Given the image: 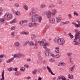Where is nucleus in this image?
<instances>
[{
  "label": "nucleus",
  "instance_id": "nucleus-58",
  "mask_svg": "<svg viewBox=\"0 0 80 80\" xmlns=\"http://www.w3.org/2000/svg\"><path fill=\"white\" fill-rule=\"evenodd\" d=\"M3 61V59L0 58V63H2Z\"/></svg>",
  "mask_w": 80,
  "mask_h": 80
},
{
  "label": "nucleus",
  "instance_id": "nucleus-56",
  "mask_svg": "<svg viewBox=\"0 0 80 80\" xmlns=\"http://www.w3.org/2000/svg\"><path fill=\"white\" fill-rule=\"evenodd\" d=\"M31 79V77L28 76L27 78V80H30V79Z\"/></svg>",
  "mask_w": 80,
  "mask_h": 80
},
{
  "label": "nucleus",
  "instance_id": "nucleus-47",
  "mask_svg": "<svg viewBox=\"0 0 80 80\" xmlns=\"http://www.w3.org/2000/svg\"><path fill=\"white\" fill-rule=\"evenodd\" d=\"M68 17L69 18H72V14H69L68 15Z\"/></svg>",
  "mask_w": 80,
  "mask_h": 80
},
{
  "label": "nucleus",
  "instance_id": "nucleus-55",
  "mask_svg": "<svg viewBox=\"0 0 80 80\" xmlns=\"http://www.w3.org/2000/svg\"><path fill=\"white\" fill-rule=\"evenodd\" d=\"M49 28V25H46L45 26V28Z\"/></svg>",
  "mask_w": 80,
  "mask_h": 80
},
{
  "label": "nucleus",
  "instance_id": "nucleus-48",
  "mask_svg": "<svg viewBox=\"0 0 80 80\" xmlns=\"http://www.w3.org/2000/svg\"><path fill=\"white\" fill-rule=\"evenodd\" d=\"M12 69L13 70H14V71H17V70L18 68H12Z\"/></svg>",
  "mask_w": 80,
  "mask_h": 80
},
{
  "label": "nucleus",
  "instance_id": "nucleus-36",
  "mask_svg": "<svg viewBox=\"0 0 80 80\" xmlns=\"http://www.w3.org/2000/svg\"><path fill=\"white\" fill-rule=\"evenodd\" d=\"M74 15H76V16H78V15H79V14L76 12L74 11Z\"/></svg>",
  "mask_w": 80,
  "mask_h": 80
},
{
  "label": "nucleus",
  "instance_id": "nucleus-13",
  "mask_svg": "<svg viewBox=\"0 0 80 80\" xmlns=\"http://www.w3.org/2000/svg\"><path fill=\"white\" fill-rule=\"evenodd\" d=\"M49 22L50 23H55V18H49Z\"/></svg>",
  "mask_w": 80,
  "mask_h": 80
},
{
  "label": "nucleus",
  "instance_id": "nucleus-32",
  "mask_svg": "<svg viewBox=\"0 0 80 80\" xmlns=\"http://www.w3.org/2000/svg\"><path fill=\"white\" fill-rule=\"evenodd\" d=\"M55 7V5L53 4H52L51 5L49 6V8H53Z\"/></svg>",
  "mask_w": 80,
  "mask_h": 80
},
{
  "label": "nucleus",
  "instance_id": "nucleus-8",
  "mask_svg": "<svg viewBox=\"0 0 80 80\" xmlns=\"http://www.w3.org/2000/svg\"><path fill=\"white\" fill-rule=\"evenodd\" d=\"M37 11L35 9L33 8H32L31 9V12L29 13V17H32L33 14H35V13H36Z\"/></svg>",
  "mask_w": 80,
  "mask_h": 80
},
{
  "label": "nucleus",
  "instance_id": "nucleus-22",
  "mask_svg": "<svg viewBox=\"0 0 80 80\" xmlns=\"http://www.w3.org/2000/svg\"><path fill=\"white\" fill-rule=\"evenodd\" d=\"M39 23H41L42 20V17L39 16L38 18Z\"/></svg>",
  "mask_w": 80,
  "mask_h": 80
},
{
  "label": "nucleus",
  "instance_id": "nucleus-60",
  "mask_svg": "<svg viewBox=\"0 0 80 80\" xmlns=\"http://www.w3.org/2000/svg\"><path fill=\"white\" fill-rule=\"evenodd\" d=\"M24 67L26 68H28V67H29L27 65H24Z\"/></svg>",
  "mask_w": 80,
  "mask_h": 80
},
{
  "label": "nucleus",
  "instance_id": "nucleus-27",
  "mask_svg": "<svg viewBox=\"0 0 80 80\" xmlns=\"http://www.w3.org/2000/svg\"><path fill=\"white\" fill-rule=\"evenodd\" d=\"M20 70L22 72H24L25 71V68L23 67H21L20 68Z\"/></svg>",
  "mask_w": 80,
  "mask_h": 80
},
{
  "label": "nucleus",
  "instance_id": "nucleus-28",
  "mask_svg": "<svg viewBox=\"0 0 80 80\" xmlns=\"http://www.w3.org/2000/svg\"><path fill=\"white\" fill-rule=\"evenodd\" d=\"M31 38L32 40H34L35 38V35L32 34L31 35Z\"/></svg>",
  "mask_w": 80,
  "mask_h": 80
},
{
  "label": "nucleus",
  "instance_id": "nucleus-23",
  "mask_svg": "<svg viewBox=\"0 0 80 80\" xmlns=\"http://www.w3.org/2000/svg\"><path fill=\"white\" fill-rule=\"evenodd\" d=\"M68 78L70 79H72V78H73V76L72 75L69 74L68 75Z\"/></svg>",
  "mask_w": 80,
  "mask_h": 80
},
{
  "label": "nucleus",
  "instance_id": "nucleus-34",
  "mask_svg": "<svg viewBox=\"0 0 80 80\" xmlns=\"http://www.w3.org/2000/svg\"><path fill=\"white\" fill-rule=\"evenodd\" d=\"M23 8L25 10H28V6L27 5H25V6L23 7Z\"/></svg>",
  "mask_w": 80,
  "mask_h": 80
},
{
  "label": "nucleus",
  "instance_id": "nucleus-10",
  "mask_svg": "<svg viewBox=\"0 0 80 80\" xmlns=\"http://www.w3.org/2000/svg\"><path fill=\"white\" fill-rule=\"evenodd\" d=\"M58 78L59 80H69L68 79H67L64 76H63L62 75L59 76H58Z\"/></svg>",
  "mask_w": 80,
  "mask_h": 80
},
{
  "label": "nucleus",
  "instance_id": "nucleus-50",
  "mask_svg": "<svg viewBox=\"0 0 80 80\" xmlns=\"http://www.w3.org/2000/svg\"><path fill=\"white\" fill-rule=\"evenodd\" d=\"M33 26L34 27H37V23H34L32 24Z\"/></svg>",
  "mask_w": 80,
  "mask_h": 80
},
{
  "label": "nucleus",
  "instance_id": "nucleus-15",
  "mask_svg": "<svg viewBox=\"0 0 80 80\" xmlns=\"http://www.w3.org/2000/svg\"><path fill=\"white\" fill-rule=\"evenodd\" d=\"M46 52H45V54L46 56H48L49 55V52H50V49L46 48Z\"/></svg>",
  "mask_w": 80,
  "mask_h": 80
},
{
  "label": "nucleus",
  "instance_id": "nucleus-46",
  "mask_svg": "<svg viewBox=\"0 0 80 80\" xmlns=\"http://www.w3.org/2000/svg\"><path fill=\"white\" fill-rule=\"evenodd\" d=\"M15 28V27L12 26L11 28V30H14Z\"/></svg>",
  "mask_w": 80,
  "mask_h": 80
},
{
  "label": "nucleus",
  "instance_id": "nucleus-3",
  "mask_svg": "<svg viewBox=\"0 0 80 80\" xmlns=\"http://www.w3.org/2000/svg\"><path fill=\"white\" fill-rule=\"evenodd\" d=\"M55 52L57 53L56 55L53 54L52 53H50V55L53 57V58H55V57H56L57 58H59L60 57V56H61V54L59 53V48L58 47H56L55 48Z\"/></svg>",
  "mask_w": 80,
  "mask_h": 80
},
{
  "label": "nucleus",
  "instance_id": "nucleus-24",
  "mask_svg": "<svg viewBox=\"0 0 80 80\" xmlns=\"http://www.w3.org/2000/svg\"><path fill=\"white\" fill-rule=\"evenodd\" d=\"M74 71V69L73 68H69V73H73Z\"/></svg>",
  "mask_w": 80,
  "mask_h": 80
},
{
  "label": "nucleus",
  "instance_id": "nucleus-17",
  "mask_svg": "<svg viewBox=\"0 0 80 80\" xmlns=\"http://www.w3.org/2000/svg\"><path fill=\"white\" fill-rule=\"evenodd\" d=\"M28 22V20H24L20 21L19 24L20 25H22L23 23H27Z\"/></svg>",
  "mask_w": 80,
  "mask_h": 80
},
{
  "label": "nucleus",
  "instance_id": "nucleus-62",
  "mask_svg": "<svg viewBox=\"0 0 80 80\" xmlns=\"http://www.w3.org/2000/svg\"><path fill=\"white\" fill-rule=\"evenodd\" d=\"M27 62H30V61H31V59L30 58H28L27 59Z\"/></svg>",
  "mask_w": 80,
  "mask_h": 80
},
{
  "label": "nucleus",
  "instance_id": "nucleus-12",
  "mask_svg": "<svg viewBox=\"0 0 80 80\" xmlns=\"http://www.w3.org/2000/svg\"><path fill=\"white\" fill-rule=\"evenodd\" d=\"M22 56V54L20 53H18V54H15L14 55V58H20V57H21Z\"/></svg>",
  "mask_w": 80,
  "mask_h": 80
},
{
  "label": "nucleus",
  "instance_id": "nucleus-5",
  "mask_svg": "<svg viewBox=\"0 0 80 80\" xmlns=\"http://www.w3.org/2000/svg\"><path fill=\"white\" fill-rule=\"evenodd\" d=\"M39 16L37 14H34V15L32 16L31 18L30 21L32 22H35L37 20V19L38 18Z\"/></svg>",
  "mask_w": 80,
  "mask_h": 80
},
{
  "label": "nucleus",
  "instance_id": "nucleus-49",
  "mask_svg": "<svg viewBox=\"0 0 80 80\" xmlns=\"http://www.w3.org/2000/svg\"><path fill=\"white\" fill-rule=\"evenodd\" d=\"M60 25L61 26L64 25H65V23L64 22H61Z\"/></svg>",
  "mask_w": 80,
  "mask_h": 80
},
{
  "label": "nucleus",
  "instance_id": "nucleus-4",
  "mask_svg": "<svg viewBox=\"0 0 80 80\" xmlns=\"http://www.w3.org/2000/svg\"><path fill=\"white\" fill-rule=\"evenodd\" d=\"M4 17L7 20H10L13 18V15L10 13H6L4 15Z\"/></svg>",
  "mask_w": 80,
  "mask_h": 80
},
{
  "label": "nucleus",
  "instance_id": "nucleus-45",
  "mask_svg": "<svg viewBox=\"0 0 80 80\" xmlns=\"http://www.w3.org/2000/svg\"><path fill=\"white\" fill-rule=\"evenodd\" d=\"M47 62V60H44L42 61V63H43V64H45Z\"/></svg>",
  "mask_w": 80,
  "mask_h": 80
},
{
  "label": "nucleus",
  "instance_id": "nucleus-16",
  "mask_svg": "<svg viewBox=\"0 0 80 80\" xmlns=\"http://www.w3.org/2000/svg\"><path fill=\"white\" fill-rule=\"evenodd\" d=\"M14 60V58H11V59L6 61V62L7 63H10V62H12V60Z\"/></svg>",
  "mask_w": 80,
  "mask_h": 80
},
{
  "label": "nucleus",
  "instance_id": "nucleus-26",
  "mask_svg": "<svg viewBox=\"0 0 80 80\" xmlns=\"http://www.w3.org/2000/svg\"><path fill=\"white\" fill-rule=\"evenodd\" d=\"M14 33L15 32H12L10 34L11 36L12 37H14L15 36V35Z\"/></svg>",
  "mask_w": 80,
  "mask_h": 80
},
{
  "label": "nucleus",
  "instance_id": "nucleus-42",
  "mask_svg": "<svg viewBox=\"0 0 80 80\" xmlns=\"http://www.w3.org/2000/svg\"><path fill=\"white\" fill-rule=\"evenodd\" d=\"M38 60L40 61H42L43 60V58L40 56L38 57Z\"/></svg>",
  "mask_w": 80,
  "mask_h": 80
},
{
  "label": "nucleus",
  "instance_id": "nucleus-37",
  "mask_svg": "<svg viewBox=\"0 0 80 80\" xmlns=\"http://www.w3.org/2000/svg\"><path fill=\"white\" fill-rule=\"evenodd\" d=\"M49 61L50 62H53L55 61V59L53 58H51L49 60Z\"/></svg>",
  "mask_w": 80,
  "mask_h": 80
},
{
  "label": "nucleus",
  "instance_id": "nucleus-63",
  "mask_svg": "<svg viewBox=\"0 0 80 80\" xmlns=\"http://www.w3.org/2000/svg\"><path fill=\"white\" fill-rule=\"evenodd\" d=\"M44 46H47V45H48V44H47V43H46V42L45 43H44Z\"/></svg>",
  "mask_w": 80,
  "mask_h": 80
},
{
  "label": "nucleus",
  "instance_id": "nucleus-64",
  "mask_svg": "<svg viewBox=\"0 0 80 80\" xmlns=\"http://www.w3.org/2000/svg\"><path fill=\"white\" fill-rule=\"evenodd\" d=\"M50 73H51V74L52 75H55V74L53 73V72H52V71Z\"/></svg>",
  "mask_w": 80,
  "mask_h": 80
},
{
  "label": "nucleus",
  "instance_id": "nucleus-25",
  "mask_svg": "<svg viewBox=\"0 0 80 80\" xmlns=\"http://www.w3.org/2000/svg\"><path fill=\"white\" fill-rule=\"evenodd\" d=\"M57 3L58 4L60 5V4H62L63 2L61 0H59L57 1Z\"/></svg>",
  "mask_w": 80,
  "mask_h": 80
},
{
  "label": "nucleus",
  "instance_id": "nucleus-19",
  "mask_svg": "<svg viewBox=\"0 0 80 80\" xmlns=\"http://www.w3.org/2000/svg\"><path fill=\"white\" fill-rule=\"evenodd\" d=\"M2 78H0V80H4L5 78L4 77V70H3L2 74Z\"/></svg>",
  "mask_w": 80,
  "mask_h": 80
},
{
  "label": "nucleus",
  "instance_id": "nucleus-18",
  "mask_svg": "<svg viewBox=\"0 0 80 80\" xmlns=\"http://www.w3.org/2000/svg\"><path fill=\"white\" fill-rule=\"evenodd\" d=\"M14 45L16 47H20V43L18 42H15Z\"/></svg>",
  "mask_w": 80,
  "mask_h": 80
},
{
  "label": "nucleus",
  "instance_id": "nucleus-2",
  "mask_svg": "<svg viewBox=\"0 0 80 80\" xmlns=\"http://www.w3.org/2000/svg\"><path fill=\"white\" fill-rule=\"evenodd\" d=\"M80 35V32H78V33L75 37V38L74 39V41L72 42V44L75 45H80V36L79 37H77V36Z\"/></svg>",
  "mask_w": 80,
  "mask_h": 80
},
{
  "label": "nucleus",
  "instance_id": "nucleus-54",
  "mask_svg": "<svg viewBox=\"0 0 80 80\" xmlns=\"http://www.w3.org/2000/svg\"><path fill=\"white\" fill-rule=\"evenodd\" d=\"M64 24H67V23H70V21H67L66 22H64Z\"/></svg>",
  "mask_w": 80,
  "mask_h": 80
},
{
  "label": "nucleus",
  "instance_id": "nucleus-21",
  "mask_svg": "<svg viewBox=\"0 0 80 80\" xmlns=\"http://www.w3.org/2000/svg\"><path fill=\"white\" fill-rule=\"evenodd\" d=\"M4 21H5V19H4V18H0V24L3 23Z\"/></svg>",
  "mask_w": 80,
  "mask_h": 80
},
{
  "label": "nucleus",
  "instance_id": "nucleus-61",
  "mask_svg": "<svg viewBox=\"0 0 80 80\" xmlns=\"http://www.w3.org/2000/svg\"><path fill=\"white\" fill-rule=\"evenodd\" d=\"M3 57H4V56L3 55H0V58H3Z\"/></svg>",
  "mask_w": 80,
  "mask_h": 80
},
{
  "label": "nucleus",
  "instance_id": "nucleus-51",
  "mask_svg": "<svg viewBox=\"0 0 80 80\" xmlns=\"http://www.w3.org/2000/svg\"><path fill=\"white\" fill-rule=\"evenodd\" d=\"M38 71L39 72H42V68H39V69H38Z\"/></svg>",
  "mask_w": 80,
  "mask_h": 80
},
{
  "label": "nucleus",
  "instance_id": "nucleus-59",
  "mask_svg": "<svg viewBox=\"0 0 80 80\" xmlns=\"http://www.w3.org/2000/svg\"><path fill=\"white\" fill-rule=\"evenodd\" d=\"M29 42H28V41H26L25 43V45H27V44H28V43H29Z\"/></svg>",
  "mask_w": 80,
  "mask_h": 80
},
{
  "label": "nucleus",
  "instance_id": "nucleus-53",
  "mask_svg": "<svg viewBox=\"0 0 80 80\" xmlns=\"http://www.w3.org/2000/svg\"><path fill=\"white\" fill-rule=\"evenodd\" d=\"M15 6H16V7H19V4L17 3H16L15 4Z\"/></svg>",
  "mask_w": 80,
  "mask_h": 80
},
{
  "label": "nucleus",
  "instance_id": "nucleus-38",
  "mask_svg": "<svg viewBox=\"0 0 80 80\" xmlns=\"http://www.w3.org/2000/svg\"><path fill=\"white\" fill-rule=\"evenodd\" d=\"M12 69H13V68H8V71H9V72H11V71H12Z\"/></svg>",
  "mask_w": 80,
  "mask_h": 80
},
{
  "label": "nucleus",
  "instance_id": "nucleus-20",
  "mask_svg": "<svg viewBox=\"0 0 80 80\" xmlns=\"http://www.w3.org/2000/svg\"><path fill=\"white\" fill-rule=\"evenodd\" d=\"M66 65V64H65L64 62H60L58 64V66L63 67V66H65Z\"/></svg>",
  "mask_w": 80,
  "mask_h": 80
},
{
  "label": "nucleus",
  "instance_id": "nucleus-9",
  "mask_svg": "<svg viewBox=\"0 0 80 80\" xmlns=\"http://www.w3.org/2000/svg\"><path fill=\"white\" fill-rule=\"evenodd\" d=\"M73 54L71 52H68L67 53V55L68 57V58H69V60H70V62L71 63H73V62L72 60V58L71 57H70V56H71V55H72Z\"/></svg>",
  "mask_w": 80,
  "mask_h": 80
},
{
  "label": "nucleus",
  "instance_id": "nucleus-41",
  "mask_svg": "<svg viewBox=\"0 0 80 80\" xmlns=\"http://www.w3.org/2000/svg\"><path fill=\"white\" fill-rule=\"evenodd\" d=\"M33 26V23H29V27H32Z\"/></svg>",
  "mask_w": 80,
  "mask_h": 80
},
{
  "label": "nucleus",
  "instance_id": "nucleus-30",
  "mask_svg": "<svg viewBox=\"0 0 80 80\" xmlns=\"http://www.w3.org/2000/svg\"><path fill=\"white\" fill-rule=\"evenodd\" d=\"M15 20H16V19L15 18H14L12 21L10 22V23L11 24L12 23H15Z\"/></svg>",
  "mask_w": 80,
  "mask_h": 80
},
{
  "label": "nucleus",
  "instance_id": "nucleus-44",
  "mask_svg": "<svg viewBox=\"0 0 80 80\" xmlns=\"http://www.w3.org/2000/svg\"><path fill=\"white\" fill-rule=\"evenodd\" d=\"M19 72H15V75H19Z\"/></svg>",
  "mask_w": 80,
  "mask_h": 80
},
{
  "label": "nucleus",
  "instance_id": "nucleus-40",
  "mask_svg": "<svg viewBox=\"0 0 80 80\" xmlns=\"http://www.w3.org/2000/svg\"><path fill=\"white\" fill-rule=\"evenodd\" d=\"M37 70L35 69L34 70V71L32 72V73L33 74H35L36 73H37Z\"/></svg>",
  "mask_w": 80,
  "mask_h": 80
},
{
  "label": "nucleus",
  "instance_id": "nucleus-52",
  "mask_svg": "<svg viewBox=\"0 0 80 80\" xmlns=\"http://www.w3.org/2000/svg\"><path fill=\"white\" fill-rule=\"evenodd\" d=\"M74 24L75 25L76 27H77V28H78V27H79V25H78V24H77L76 23H75Z\"/></svg>",
  "mask_w": 80,
  "mask_h": 80
},
{
  "label": "nucleus",
  "instance_id": "nucleus-35",
  "mask_svg": "<svg viewBox=\"0 0 80 80\" xmlns=\"http://www.w3.org/2000/svg\"><path fill=\"white\" fill-rule=\"evenodd\" d=\"M47 68L48 70V72H49V73H50V72H52V70H51V69H50V68H49L48 66H47Z\"/></svg>",
  "mask_w": 80,
  "mask_h": 80
},
{
  "label": "nucleus",
  "instance_id": "nucleus-39",
  "mask_svg": "<svg viewBox=\"0 0 80 80\" xmlns=\"http://www.w3.org/2000/svg\"><path fill=\"white\" fill-rule=\"evenodd\" d=\"M42 67L43 70H46V67L44 65H42Z\"/></svg>",
  "mask_w": 80,
  "mask_h": 80
},
{
  "label": "nucleus",
  "instance_id": "nucleus-31",
  "mask_svg": "<svg viewBox=\"0 0 80 80\" xmlns=\"http://www.w3.org/2000/svg\"><path fill=\"white\" fill-rule=\"evenodd\" d=\"M46 7V6L45 4H42L40 6V8H45Z\"/></svg>",
  "mask_w": 80,
  "mask_h": 80
},
{
  "label": "nucleus",
  "instance_id": "nucleus-29",
  "mask_svg": "<svg viewBox=\"0 0 80 80\" xmlns=\"http://www.w3.org/2000/svg\"><path fill=\"white\" fill-rule=\"evenodd\" d=\"M57 11L55 9H52L51 12V13H57Z\"/></svg>",
  "mask_w": 80,
  "mask_h": 80
},
{
  "label": "nucleus",
  "instance_id": "nucleus-7",
  "mask_svg": "<svg viewBox=\"0 0 80 80\" xmlns=\"http://www.w3.org/2000/svg\"><path fill=\"white\" fill-rule=\"evenodd\" d=\"M28 43L30 46H37L38 45V42L37 40L35 41V44L32 41L29 42Z\"/></svg>",
  "mask_w": 80,
  "mask_h": 80
},
{
  "label": "nucleus",
  "instance_id": "nucleus-11",
  "mask_svg": "<svg viewBox=\"0 0 80 80\" xmlns=\"http://www.w3.org/2000/svg\"><path fill=\"white\" fill-rule=\"evenodd\" d=\"M38 42L40 45H44V43H46V40L43 39L41 41H38Z\"/></svg>",
  "mask_w": 80,
  "mask_h": 80
},
{
  "label": "nucleus",
  "instance_id": "nucleus-33",
  "mask_svg": "<svg viewBox=\"0 0 80 80\" xmlns=\"http://www.w3.org/2000/svg\"><path fill=\"white\" fill-rule=\"evenodd\" d=\"M68 35L69 36H70L71 38H73V35H72V34H71V33H69L68 34Z\"/></svg>",
  "mask_w": 80,
  "mask_h": 80
},
{
  "label": "nucleus",
  "instance_id": "nucleus-57",
  "mask_svg": "<svg viewBox=\"0 0 80 80\" xmlns=\"http://www.w3.org/2000/svg\"><path fill=\"white\" fill-rule=\"evenodd\" d=\"M23 35H28V33H27L26 32H23Z\"/></svg>",
  "mask_w": 80,
  "mask_h": 80
},
{
  "label": "nucleus",
  "instance_id": "nucleus-43",
  "mask_svg": "<svg viewBox=\"0 0 80 80\" xmlns=\"http://www.w3.org/2000/svg\"><path fill=\"white\" fill-rule=\"evenodd\" d=\"M16 14L17 15H19L20 14V12L17 11L16 12Z\"/></svg>",
  "mask_w": 80,
  "mask_h": 80
},
{
  "label": "nucleus",
  "instance_id": "nucleus-1",
  "mask_svg": "<svg viewBox=\"0 0 80 80\" xmlns=\"http://www.w3.org/2000/svg\"><path fill=\"white\" fill-rule=\"evenodd\" d=\"M54 42L56 43H58L59 45H64L65 43V40L62 38H60L56 37L54 39Z\"/></svg>",
  "mask_w": 80,
  "mask_h": 80
},
{
  "label": "nucleus",
  "instance_id": "nucleus-14",
  "mask_svg": "<svg viewBox=\"0 0 80 80\" xmlns=\"http://www.w3.org/2000/svg\"><path fill=\"white\" fill-rule=\"evenodd\" d=\"M63 18L61 17H58L56 18L57 22V23H59L61 22V20H62Z\"/></svg>",
  "mask_w": 80,
  "mask_h": 80
},
{
  "label": "nucleus",
  "instance_id": "nucleus-6",
  "mask_svg": "<svg viewBox=\"0 0 80 80\" xmlns=\"http://www.w3.org/2000/svg\"><path fill=\"white\" fill-rule=\"evenodd\" d=\"M57 13H53L51 12L50 11H48L46 12V17L48 18H51L52 17V14L53 16H54V15H55V14H56Z\"/></svg>",
  "mask_w": 80,
  "mask_h": 80
}]
</instances>
